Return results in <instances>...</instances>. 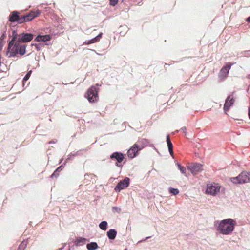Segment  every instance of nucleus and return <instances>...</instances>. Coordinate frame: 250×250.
I'll list each match as a JSON object with an SVG mask.
<instances>
[{
    "instance_id": "obj_1",
    "label": "nucleus",
    "mask_w": 250,
    "mask_h": 250,
    "mask_svg": "<svg viewBox=\"0 0 250 250\" xmlns=\"http://www.w3.org/2000/svg\"><path fill=\"white\" fill-rule=\"evenodd\" d=\"M40 14V12L38 10L32 11L24 15H20L19 12L14 11L11 12L9 16V21L11 22H16L18 24H21L31 21L39 16Z\"/></svg>"
},
{
    "instance_id": "obj_2",
    "label": "nucleus",
    "mask_w": 250,
    "mask_h": 250,
    "mask_svg": "<svg viewBox=\"0 0 250 250\" xmlns=\"http://www.w3.org/2000/svg\"><path fill=\"white\" fill-rule=\"evenodd\" d=\"M236 221L232 219H225L220 221L217 230L221 234L229 235L234 230Z\"/></svg>"
},
{
    "instance_id": "obj_3",
    "label": "nucleus",
    "mask_w": 250,
    "mask_h": 250,
    "mask_svg": "<svg viewBox=\"0 0 250 250\" xmlns=\"http://www.w3.org/2000/svg\"><path fill=\"white\" fill-rule=\"evenodd\" d=\"M145 141L144 139L139 140L134 144L127 151L128 157L131 159L135 157L138 155L139 151L144 148V146L142 144Z\"/></svg>"
},
{
    "instance_id": "obj_4",
    "label": "nucleus",
    "mask_w": 250,
    "mask_h": 250,
    "mask_svg": "<svg viewBox=\"0 0 250 250\" xmlns=\"http://www.w3.org/2000/svg\"><path fill=\"white\" fill-rule=\"evenodd\" d=\"M98 88L94 86H92L88 89L85 93V97L87 98L90 103H95L99 99L98 96Z\"/></svg>"
},
{
    "instance_id": "obj_5",
    "label": "nucleus",
    "mask_w": 250,
    "mask_h": 250,
    "mask_svg": "<svg viewBox=\"0 0 250 250\" xmlns=\"http://www.w3.org/2000/svg\"><path fill=\"white\" fill-rule=\"evenodd\" d=\"M231 181L235 184H243L248 183L250 181V173L244 171L238 176L231 178Z\"/></svg>"
},
{
    "instance_id": "obj_6",
    "label": "nucleus",
    "mask_w": 250,
    "mask_h": 250,
    "mask_svg": "<svg viewBox=\"0 0 250 250\" xmlns=\"http://www.w3.org/2000/svg\"><path fill=\"white\" fill-rule=\"evenodd\" d=\"M220 186L218 184H208L207 185L206 193L215 195L220 192Z\"/></svg>"
},
{
    "instance_id": "obj_7",
    "label": "nucleus",
    "mask_w": 250,
    "mask_h": 250,
    "mask_svg": "<svg viewBox=\"0 0 250 250\" xmlns=\"http://www.w3.org/2000/svg\"><path fill=\"white\" fill-rule=\"evenodd\" d=\"M233 63L228 62L226 64V65L224 66L220 70L218 76L219 78L221 80H224L228 77V75L229 74V71L231 68V66L233 65Z\"/></svg>"
},
{
    "instance_id": "obj_8",
    "label": "nucleus",
    "mask_w": 250,
    "mask_h": 250,
    "mask_svg": "<svg viewBox=\"0 0 250 250\" xmlns=\"http://www.w3.org/2000/svg\"><path fill=\"white\" fill-rule=\"evenodd\" d=\"M129 178H125L124 180L120 181L115 188V190L120 192L122 189L128 187L129 185Z\"/></svg>"
},
{
    "instance_id": "obj_9",
    "label": "nucleus",
    "mask_w": 250,
    "mask_h": 250,
    "mask_svg": "<svg viewBox=\"0 0 250 250\" xmlns=\"http://www.w3.org/2000/svg\"><path fill=\"white\" fill-rule=\"evenodd\" d=\"M110 159L112 160L116 159L117 160V163H116V166L122 167L121 165H119V163H121L123 160L125 159V155L121 152H115L112 154L110 156Z\"/></svg>"
},
{
    "instance_id": "obj_10",
    "label": "nucleus",
    "mask_w": 250,
    "mask_h": 250,
    "mask_svg": "<svg viewBox=\"0 0 250 250\" xmlns=\"http://www.w3.org/2000/svg\"><path fill=\"white\" fill-rule=\"evenodd\" d=\"M234 102L235 99L233 98V94L227 97L223 107L225 113L229 111L230 107L234 104Z\"/></svg>"
},
{
    "instance_id": "obj_11",
    "label": "nucleus",
    "mask_w": 250,
    "mask_h": 250,
    "mask_svg": "<svg viewBox=\"0 0 250 250\" xmlns=\"http://www.w3.org/2000/svg\"><path fill=\"white\" fill-rule=\"evenodd\" d=\"M33 38V35L30 33H22L18 35V40L20 42H29L31 41Z\"/></svg>"
},
{
    "instance_id": "obj_12",
    "label": "nucleus",
    "mask_w": 250,
    "mask_h": 250,
    "mask_svg": "<svg viewBox=\"0 0 250 250\" xmlns=\"http://www.w3.org/2000/svg\"><path fill=\"white\" fill-rule=\"evenodd\" d=\"M20 42L17 40L15 44L12 46V47L10 49H8L9 51H10V57H14L16 54H18L19 51Z\"/></svg>"
},
{
    "instance_id": "obj_13",
    "label": "nucleus",
    "mask_w": 250,
    "mask_h": 250,
    "mask_svg": "<svg viewBox=\"0 0 250 250\" xmlns=\"http://www.w3.org/2000/svg\"><path fill=\"white\" fill-rule=\"evenodd\" d=\"M202 165L200 164H194L190 167H188V169H189L192 174L195 175L199 171L202 170Z\"/></svg>"
},
{
    "instance_id": "obj_14",
    "label": "nucleus",
    "mask_w": 250,
    "mask_h": 250,
    "mask_svg": "<svg viewBox=\"0 0 250 250\" xmlns=\"http://www.w3.org/2000/svg\"><path fill=\"white\" fill-rule=\"evenodd\" d=\"M51 39L50 35H38L35 38V41L38 42H46L50 41Z\"/></svg>"
},
{
    "instance_id": "obj_15",
    "label": "nucleus",
    "mask_w": 250,
    "mask_h": 250,
    "mask_svg": "<svg viewBox=\"0 0 250 250\" xmlns=\"http://www.w3.org/2000/svg\"><path fill=\"white\" fill-rule=\"evenodd\" d=\"M12 36V39L8 43V49H10L12 47V46L14 44V42H15L17 38L18 34H17L16 31H13Z\"/></svg>"
},
{
    "instance_id": "obj_16",
    "label": "nucleus",
    "mask_w": 250,
    "mask_h": 250,
    "mask_svg": "<svg viewBox=\"0 0 250 250\" xmlns=\"http://www.w3.org/2000/svg\"><path fill=\"white\" fill-rule=\"evenodd\" d=\"M102 34H103L102 33H100L96 37L90 40L87 41V42H85V43L86 44L88 45V44H90L96 42H99L100 40V39H101V38L102 37Z\"/></svg>"
},
{
    "instance_id": "obj_17",
    "label": "nucleus",
    "mask_w": 250,
    "mask_h": 250,
    "mask_svg": "<svg viewBox=\"0 0 250 250\" xmlns=\"http://www.w3.org/2000/svg\"><path fill=\"white\" fill-rule=\"evenodd\" d=\"M167 142L169 152L171 155H172L173 153V145L170 141V137H169V135H167Z\"/></svg>"
},
{
    "instance_id": "obj_18",
    "label": "nucleus",
    "mask_w": 250,
    "mask_h": 250,
    "mask_svg": "<svg viewBox=\"0 0 250 250\" xmlns=\"http://www.w3.org/2000/svg\"><path fill=\"white\" fill-rule=\"evenodd\" d=\"M117 235V231L114 229H110L107 232V235L109 239H114Z\"/></svg>"
},
{
    "instance_id": "obj_19",
    "label": "nucleus",
    "mask_w": 250,
    "mask_h": 250,
    "mask_svg": "<svg viewBox=\"0 0 250 250\" xmlns=\"http://www.w3.org/2000/svg\"><path fill=\"white\" fill-rule=\"evenodd\" d=\"M86 247L88 250H95L98 246L96 242H91L87 244Z\"/></svg>"
},
{
    "instance_id": "obj_20",
    "label": "nucleus",
    "mask_w": 250,
    "mask_h": 250,
    "mask_svg": "<svg viewBox=\"0 0 250 250\" xmlns=\"http://www.w3.org/2000/svg\"><path fill=\"white\" fill-rule=\"evenodd\" d=\"M26 45L25 44H20L19 53L21 55H23L26 52Z\"/></svg>"
},
{
    "instance_id": "obj_21",
    "label": "nucleus",
    "mask_w": 250,
    "mask_h": 250,
    "mask_svg": "<svg viewBox=\"0 0 250 250\" xmlns=\"http://www.w3.org/2000/svg\"><path fill=\"white\" fill-rule=\"evenodd\" d=\"M64 168V167L62 165L60 166L59 167H58L56 170L54 172V173L51 175V177H56L58 175V172L62 171L63 168Z\"/></svg>"
},
{
    "instance_id": "obj_22",
    "label": "nucleus",
    "mask_w": 250,
    "mask_h": 250,
    "mask_svg": "<svg viewBox=\"0 0 250 250\" xmlns=\"http://www.w3.org/2000/svg\"><path fill=\"white\" fill-rule=\"evenodd\" d=\"M107 223L105 221H103L101 222L99 224L100 228L103 230H106L107 229Z\"/></svg>"
},
{
    "instance_id": "obj_23",
    "label": "nucleus",
    "mask_w": 250,
    "mask_h": 250,
    "mask_svg": "<svg viewBox=\"0 0 250 250\" xmlns=\"http://www.w3.org/2000/svg\"><path fill=\"white\" fill-rule=\"evenodd\" d=\"M27 246V242L22 241L19 246L17 250H24Z\"/></svg>"
},
{
    "instance_id": "obj_24",
    "label": "nucleus",
    "mask_w": 250,
    "mask_h": 250,
    "mask_svg": "<svg viewBox=\"0 0 250 250\" xmlns=\"http://www.w3.org/2000/svg\"><path fill=\"white\" fill-rule=\"evenodd\" d=\"M86 239L84 238L79 237L77 239L76 242L77 245H79L81 244H84L85 242Z\"/></svg>"
},
{
    "instance_id": "obj_25",
    "label": "nucleus",
    "mask_w": 250,
    "mask_h": 250,
    "mask_svg": "<svg viewBox=\"0 0 250 250\" xmlns=\"http://www.w3.org/2000/svg\"><path fill=\"white\" fill-rule=\"evenodd\" d=\"M177 166H178V168H179V170H180V171L182 173L185 174L186 172V168L184 167L181 166L179 164H177Z\"/></svg>"
},
{
    "instance_id": "obj_26",
    "label": "nucleus",
    "mask_w": 250,
    "mask_h": 250,
    "mask_svg": "<svg viewBox=\"0 0 250 250\" xmlns=\"http://www.w3.org/2000/svg\"><path fill=\"white\" fill-rule=\"evenodd\" d=\"M169 191L171 193H172V194L174 195H177L179 191L178 190V189L177 188H171L169 189Z\"/></svg>"
},
{
    "instance_id": "obj_27",
    "label": "nucleus",
    "mask_w": 250,
    "mask_h": 250,
    "mask_svg": "<svg viewBox=\"0 0 250 250\" xmlns=\"http://www.w3.org/2000/svg\"><path fill=\"white\" fill-rule=\"evenodd\" d=\"M31 73H32L31 70H30L29 71H28L27 72V73L26 74V75L25 76V77L23 78V82L24 81H27L29 79V78L31 76Z\"/></svg>"
},
{
    "instance_id": "obj_28",
    "label": "nucleus",
    "mask_w": 250,
    "mask_h": 250,
    "mask_svg": "<svg viewBox=\"0 0 250 250\" xmlns=\"http://www.w3.org/2000/svg\"><path fill=\"white\" fill-rule=\"evenodd\" d=\"M118 0H109V4L110 5L114 6L117 4Z\"/></svg>"
},
{
    "instance_id": "obj_29",
    "label": "nucleus",
    "mask_w": 250,
    "mask_h": 250,
    "mask_svg": "<svg viewBox=\"0 0 250 250\" xmlns=\"http://www.w3.org/2000/svg\"><path fill=\"white\" fill-rule=\"evenodd\" d=\"M6 37V35L4 33H3V34L1 35L0 38V41H2V40L4 39Z\"/></svg>"
},
{
    "instance_id": "obj_30",
    "label": "nucleus",
    "mask_w": 250,
    "mask_h": 250,
    "mask_svg": "<svg viewBox=\"0 0 250 250\" xmlns=\"http://www.w3.org/2000/svg\"><path fill=\"white\" fill-rule=\"evenodd\" d=\"M3 46V42L2 41H0V51H1Z\"/></svg>"
},
{
    "instance_id": "obj_31",
    "label": "nucleus",
    "mask_w": 250,
    "mask_h": 250,
    "mask_svg": "<svg viewBox=\"0 0 250 250\" xmlns=\"http://www.w3.org/2000/svg\"><path fill=\"white\" fill-rule=\"evenodd\" d=\"M181 130H182L184 132H186L187 129L186 127H183L181 128Z\"/></svg>"
},
{
    "instance_id": "obj_32",
    "label": "nucleus",
    "mask_w": 250,
    "mask_h": 250,
    "mask_svg": "<svg viewBox=\"0 0 250 250\" xmlns=\"http://www.w3.org/2000/svg\"><path fill=\"white\" fill-rule=\"evenodd\" d=\"M247 21L250 22V16L247 18Z\"/></svg>"
},
{
    "instance_id": "obj_33",
    "label": "nucleus",
    "mask_w": 250,
    "mask_h": 250,
    "mask_svg": "<svg viewBox=\"0 0 250 250\" xmlns=\"http://www.w3.org/2000/svg\"><path fill=\"white\" fill-rule=\"evenodd\" d=\"M249 119H250V109L249 110Z\"/></svg>"
},
{
    "instance_id": "obj_34",
    "label": "nucleus",
    "mask_w": 250,
    "mask_h": 250,
    "mask_svg": "<svg viewBox=\"0 0 250 250\" xmlns=\"http://www.w3.org/2000/svg\"><path fill=\"white\" fill-rule=\"evenodd\" d=\"M36 48L38 50H39L40 49L38 47V46L37 45H36Z\"/></svg>"
},
{
    "instance_id": "obj_35",
    "label": "nucleus",
    "mask_w": 250,
    "mask_h": 250,
    "mask_svg": "<svg viewBox=\"0 0 250 250\" xmlns=\"http://www.w3.org/2000/svg\"><path fill=\"white\" fill-rule=\"evenodd\" d=\"M53 143H55V142H49V144Z\"/></svg>"
},
{
    "instance_id": "obj_36",
    "label": "nucleus",
    "mask_w": 250,
    "mask_h": 250,
    "mask_svg": "<svg viewBox=\"0 0 250 250\" xmlns=\"http://www.w3.org/2000/svg\"><path fill=\"white\" fill-rule=\"evenodd\" d=\"M125 250H127V249H125Z\"/></svg>"
}]
</instances>
